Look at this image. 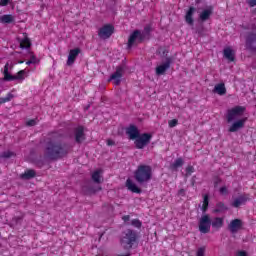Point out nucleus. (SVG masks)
I'll list each match as a JSON object with an SVG mask.
<instances>
[{"instance_id":"nucleus-25","label":"nucleus","mask_w":256,"mask_h":256,"mask_svg":"<svg viewBox=\"0 0 256 256\" xmlns=\"http://www.w3.org/2000/svg\"><path fill=\"white\" fill-rule=\"evenodd\" d=\"M20 47L21 49H29V47H31V41L29 40V38L25 37L24 39H22L20 42Z\"/></svg>"},{"instance_id":"nucleus-44","label":"nucleus","mask_w":256,"mask_h":256,"mask_svg":"<svg viewBox=\"0 0 256 256\" xmlns=\"http://www.w3.org/2000/svg\"><path fill=\"white\" fill-rule=\"evenodd\" d=\"M122 219H123V221H125V222L129 221V215L123 216Z\"/></svg>"},{"instance_id":"nucleus-32","label":"nucleus","mask_w":256,"mask_h":256,"mask_svg":"<svg viewBox=\"0 0 256 256\" xmlns=\"http://www.w3.org/2000/svg\"><path fill=\"white\" fill-rule=\"evenodd\" d=\"M179 121L177 119H172L168 121V125L170 128L177 127Z\"/></svg>"},{"instance_id":"nucleus-31","label":"nucleus","mask_w":256,"mask_h":256,"mask_svg":"<svg viewBox=\"0 0 256 256\" xmlns=\"http://www.w3.org/2000/svg\"><path fill=\"white\" fill-rule=\"evenodd\" d=\"M11 99H13V94L9 93L6 97L0 98V105H3V103H9Z\"/></svg>"},{"instance_id":"nucleus-34","label":"nucleus","mask_w":256,"mask_h":256,"mask_svg":"<svg viewBox=\"0 0 256 256\" xmlns=\"http://www.w3.org/2000/svg\"><path fill=\"white\" fill-rule=\"evenodd\" d=\"M26 125H28V127H33L37 125V120L36 119L29 120L26 122Z\"/></svg>"},{"instance_id":"nucleus-36","label":"nucleus","mask_w":256,"mask_h":256,"mask_svg":"<svg viewBox=\"0 0 256 256\" xmlns=\"http://www.w3.org/2000/svg\"><path fill=\"white\" fill-rule=\"evenodd\" d=\"M132 225L139 229V227H141V221H139V220H132Z\"/></svg>"},{"instance_id":"nucleus-47","label":"nucleus","mask_w":256,"mask_h":256,"mask_svg":"<svg viewBox=\"0 0 256 256\" xmlns=\"http://www.w3.org/2000/svg\"><path fill=\"white\" fill-rule=\"evenodd\" d=\"M183 193H185L184 190H180V191H179V195H183Z\"/></svg>"},{"instance_id":"nucleus-40","label":"nucleus","mask_w":256,"mask_h":256,"mask_svg":"<svg viewBox=\"0 0 256 256\" xmlns=\"http://www.w3.org/2000/svg\"><path fill=\"white\" fill-rule=\"evenodd\" d=\"M9 4V0H1L0 1V5L2 6V7H5V6H7Z\"/></svg>"},{"instance_id":"nucleus-14","label":"nucleus","mask_w":256,"mask_h":256,"mask_svg":"<svg viewBox=\"0 0 256 256\" xmlns=\"http://www.w3.org/2000/svg\"><path fill=\"white\" fill-rule=\"evenodd\" d=\"M79 53H81V50H79L78 48L70 50L68 55V60H67L68 66H71L73 65V63H75V59H77V57L79 56Z\"/></svg>"},{"instance_id":"nucleus-23","label":"nucleus","mask_w":256,"mask_h":256,"mask_svg":"<svg viewBox=\"0 0 256 256\" xmlns=\"http://www.w3.org/2000/svg\"><path fill=\"white\" fill-rule=\"evenodd\" d=\"M213 92L217 93L218 95H225V93H227V88H225L224 83L216 84Z\"/></svg>"},{"instance_id":"nucleus-5","label":"nucleus","mask_w":256,"mask_h":256,"mask_svg":"<svg viewBox=\"0 0 256 256\" xmlns=\"http://www.w3.org/2000/svg\"><path fill=\"white\" fill-rule=\"evenodd\" d=\"M152 138L153 136L149 133L138 135V137L134 141V145L136 149H144L145 147H147V145L151 143Z\"/></svg>"},{"instance_id":"nucleus-13","label":"nucleus","mask_w":256,"mask_h":256,"mask_svg":"<svg viewBox=\"0 0 256 256\" xmlns=\"http://www.w3.org/2000/svg\"><path fill=\"white\" fill-rule=\"evenodd\" d=\"M249 201V196L247 195H240L238 197L233 198L232 207H241V205H245Z\"/></svg>"},{"instance_id":"nucleus-26","label":"nucleus","mask_w":256,"mask_h":256,"mask_svg":"<svg viewBox=\"0 0 256 256\" xmlns=\"http://www.w3.org/2000/svg\"><path fill=\"white\" fill-rule=\"evenodd\" d=\"M35 177V170H27L24 174H21L22 179H33Z\"/></svg>"},{"instance_id":"nucleus-20","label":"nucleus","mask_w":256,"mask_h":256,"mask_svg":"<svg viewBox=\"0 0 256 256\" xmlns=\"http://www.w3.org/2000/svg\"><path fill=\"white\" fill-rule=\"evenodd\" d=\"M126 187L128 191H131L132 193H141V188L138 187L137 184L131 179L126 180Z\"/></svg>"},{"instance_id":"nucleus-18","label":"nucleus","mask_w":256,"mask_h":256,"mask_svg":"<svg viewBox=\"0 0 256 256\" xmlns=\"http://www.w3.org/2000/svg\"><path fill=\"white\" fill-rule=\"evenodd\" d=\"M84 128L82 126L77 127L75 129V139L76 143H83L85 141V133H84Z\"/></svg>"},{"instance_id":"nucleus-35","label":"nucleus","mask_w":256,"mask_h":256,"mask_svg":"<svg viewBox=\"0 0 256 256\" xmlns=\"http://www.w3.org/2000/svg\"><path fill=\"white\" fill-rule=\"evenodd\" d=\"M195 172V168L193 166H187L186 175H191V173Z\"/></svg>"},{"instance_id":"nucleus-43","label":"nucleus","mask_w":256,"mask_h":256,"mask_svg":"<svg viewBox=\"0 0 256 256\" xmlns=\"http://www.w3.org/2000/svg\"><path fill=\"white\" fill-rule=\"evenodd\" d=\"M107 145H109V146L115 145V142H113V140H108V141H107Z\"/></svg>"},{"instance_id":"nucleus-1","label":"nucleus","mask_w":256,"mask_h":256,"mask_svg":"<svg viewBox=\"0 0 256 256\" xmlns=\"http://www.w3.org/2000/svg\"><path fill=\"white\" fill-rule=\"evenodd\" d=\"M243 113H245L244 106H235L227 111L226 119L229 123H232L228 129L230 133H236V131L245 127L247 118H241L243 117Z\"/></svg>"},{"instance_id":"nucleus-17","label":"nucleus","mask_w":256,"mask_h":256,"mask_svg":"<svg viewBox=\"0 0 256 256\" xmlns=\"http://www.w3.org/2000/svg\"><path fill=\"white\" fill-rule=\"evenodd\" d=\"M195 11H197V9H195V7H190L186 11L185 21H186L187 25L193 26V23H194L193 15H195Z\"/></svg>"},{"instance_id":"nucleus-24","label":"nucleus","mask_w":256,"mask_h":256,"mask_svg":"<svg viewBox=\"0 0 256 256\" xmlns=\"http://www.w3.org/2000/svg\"><path fill=\"white\" fill-rule=\"evenodd\" d=\"M25 70H20L16 75H12V81H24Z\"/></svg>"},{"instance_id":"nucleus-9","label":"nucleus","mask_w":256,"mask_h":256,"mask_svg":"<svg viewBox=\"0 0 256 256\" xmlns=\"http://www.w3.org/2000/svg\"><path fill=\"white\" fill-rule=\"evenodd\" d=\"M143 41V35L141 34V31L135 30L128 39V47L131 49L133 45H137L138 43H141Z\"/></svg>"},{"instance_id":"nucleus-45","label":"nucleus","mask_w":256,"mask_h":256,"mask_svg":"<svg viewBox=\"0 0 256 256\" xmlns=\"http://www.w3.org/2000/svg\"><path fill=\"white\" fill-rule=\"evenodd\" d=\"M144 31H145V33H149L150 28H149V27H146V28L144 29Z\"/></svg>"},{"instance_id":"nucleus-42","label":"nucleus","mask_w":256,"mask_h":256,"mask_svg":"<svg viewBox=\"0 0 256 256\" xmlns=\"http://www.w3.org/2000/svg\"><path fill=\"white\" fill-rule=\"evenodd\" d=\"M11 155H13V153H11V152H5V153L3 154V157H11Z\"/></svg>"},{"instance_id":"nucleus-21","label":"nucleus","mask_w":256,"mask_h":256,"mask_svg":"<svg viewBox=\"0 0 256 256\" xmlns=\"http://www.w3.org/2000/svg\"><path fill=\"white\" fill-rule=\"evenodd\" d=\"M92 180L94 183H103V171L98 169L92 173Z\"/></svg>"},{"instance_id":"nucleus-28","label":"nucleus","mask_w":256,"mask_h":256,"mask_svg":"<svg viewBox=\"0 0 256 256\" xmlns=\"http://www.w3.org/2000/svg\"><path fill=\"white\" fill-rule=\"evenodd\" d=\"M0 21L1 23H13V15H2Z\"/></svg>"},{"instance_id":"nucleus-12","label":"nucleus","mask_w":256,"mask_h":256,"mask_svg":"<svg viewBox=\"0 0 256 256\" xmlns=\"http://www.w3.org/2000/svg\"><path fill=\"white\" fill-rule=\"evenodd\" d=\"M126 135H128L129 139L135 141L140 135L139 129L137 126L131 125L126 129Z\"/></svg>"},{"instance_id":"nucleus-30","label":"nucleus","mask_w":256,"mask_h":256,"mask_svg":"<svg viewBox=\"0 0 256 256\" xmlns=\"http://www.w3.org/2000/svg\"><path fill=\"white\" fill-rule=\"evenodd\" d=\"M227 207L223 203H218L216 206V209L214 210V213H221L222 211H226Z\"/></svg>"},{"instance_id":"nucleus-22","label":"nucleus","mask_w":256,"mask_h":256,"mask_svg":"<svg viewBox=\"0 0 256 256\" xmlns=\"http://www.w3.org/2000/svg\"><path fill=\"white\" fill-rule=\"evenodd\" d=\"M224 221L225 220L223 218L216 217L212 220L211 226L213 227V229L219 230L221 229V227H223Z\"/></svg>"},{"instance_id":"nucleus-15","label":"nucleus","mask_w":256,"mask_h":256,"mask_svg":"<svg viewBox=\"0 0 256 256\" xmlns=\"http://www.w3.org/2000/svg\"><path fill=\"white\" fill-rule=\"evenodd\" d=\"M241 227H243V222L240 219H234L229 224V230L231 233H237Z\"/></svg>"},{"instance_id":"nucleus-3","label":"nucleus","mask_w":256,"mask_h":256,"mask_svg":"<svg viewBox=\"0 0 256 256\" xmlns=\"http://www.w3.org/2000/svg\"><path fill=\"white\" fill-rule=\"evenodd\" d=\"M153 176V169L149 165H140L134 173V178L137 183L143 185V183H149Z\"/></svg>"},{"instance_id":"nucleus-16","label":"nucleus","mask_w":256,"mask_h":256,"mask_svg":"<svg viewBox=\"0 0 256 256\" xmlns=\"http://www.w3.org/2000/svg\"><path fill=\"white\" fill-rule=\"evenodd\" d=\"M213 15V6H208L199 14L200 21H207Z\"/></svg>"},{"instance_id":"nucleus-11","label":"nucleus","mask_w":256,"mask_h":256,"mask_svg":"<svg viewBox=\"0 0 256 256\" xmlns=\"http://www.w3.org/2000/svg\"><path fill=\"white\" fill-rule=\"evenodd\" d=\"M13 69V63L7 62L2 70V74L4 75V81H13V75L9 73Z\"/></svg>"},{"instance_id":"nucleus-4","label":"nucleus","mask_w":256,"mask_h":256,"mask_svg":"<svg viewBox=\"0 0 256 256\" xmlns=\"http://www.w3.org/2000/svg\"><path fill=\"white\" fill-rule=\"evenodd\" d=\"M135 241H137V234L133 230H126L122 234L121 245L124 249H131Z\"/></svg>"},{"instance_id":"nucleus-38","label":"nucleus","mask_w":256,"mask_h":256,"mask_svg":"<svg viewBox=\"0 0 256 256\" xmlns=\"http://www.w3.org/2000/svg\"><path fill=\"white\" fill-rule=\"evenodd\" d=\"M220 193H221V195H227V193H228L227 187H225V186L221 187Z\"/></svg>"},{"instance_id":"nucleus-41","label":"nucleus","mask_w":256,"mask_h":256,"mask_svg":"<svg viewBox=\"0 0 256 256\" xmlns=\"http://www.w3.org/2000/svg\"><path fill=\"white\" fill-rule=\"evenodd\" d=\"M248 5H249L250 7H255V6H256V0H249V1H248Z\"/></svg>"},{"instance_id":"nucleus-39","label":"nucleus","mask_w":256,"mask_h":256,"mask_svg":"<svg viewBox=\"0 0 256 256\" xmlns=\"http://www.w3.org/2000/svg\"><path fill=\"white\" fill-rule=\"evenodd\" d=\"M236 256H249V255L247 254V252L240 250V251L236 252Z\"/></svg>"},{"instance_id":"nucleus-7","label":"nucleus","mask_w":256,"mask_h":256,"mask_svg":"<svg viewBox=\"0 0 256 256\" xmlns=\"http://www.w3.org/2000/svg\"><path fill=\"white\" fill-rule=\"evenodd\" d=\"M172 60L171 58H167L164 62L158 64L155 68V73L158 76L165 75L167 71H169L171 67Z\"/></svg>"},{"instance_id":"nucleus-19","label":"nucleus","mask_w":256,"mask_h":256,"mask_svg":"<svg viewBox=\"0 0 256 256\" xmlns=\"http://www.w3.org/2000/svg\"><path fill=\"white\" fill-rule=\"evenodd\" d=\"M224 58L227 59L230 62L235 61V50L231 47H226L223 50Z\"/></svg>"},{"instance_id":"nucleus-46","label":"nucleus","mask_w":256,"mask_h":256,"mask_svg":"<svg viewBox=\"0 0 256 256\" xmlns=\"http://www.w3.org/2000/svg\"><path fill=\"white\" fill-rule=\"evenodd\" d=\"M26 65H33V62H31V60H28V61L26 62Z\"/></svg>"},{"instance_id":"nucleus-29","label":"nucleus","mask_w":256,"mask_h":256,"mask_svg":"<svg viewBox=\"0 0 256 256\" xmlns=\"http://www.w3.org/2000/svg\"><path fill=\"white\" fill-rule=\"evenodd\" d=\"M182 166H183V159L182 158H178L172 164V169H179V167H182Z\"/></svg>"},{"instance_id":"nucleus-10","label":"nucleus","mask_w":256,"mask_h":256,"mask_svg":"<svg viewBox=\"0 0 256 256\" xmlns=\"http://www.w3.org/2000/svg\"><path fill=\"white\" fill-rule=\"evenodd\" d=\"M123 73H125V70L123 67H118L110 77V81H113L114 85H120L121 78L123 77Z\"/></svg>"},{"instance_id":"nucleus-2","label":"nucleus","mask_w":256,"mask_h":256,"mask_svg":"<svg viewBox=\"0 0 256 256\" xmlns=\"http://www.w3.org/2000/svg\"><path fill=\"white\" fill-rule=\"evenodd\" d=\"M67 153H69V147L65 145H61L57 142H49L47 144L46 155H48L50 159L65 157Z\"/></svg>"},{"instance_id":"nucleus-6","label":"nucleus","mask_w":256,"mask_h":256,"mask_svg":"<svg viewBox=\"0 0 256 256\" xmlns=\"http://www.w3.org/2000/svg\"><path fill=\"white\" fill-rule=\"evenodd\" d=\"M199 231L200 233H209L211 231V218L209 215L204 214L199 220Z\"/></svg>"},{"instance_id":"nucleus-37","label":"nucleus","mask_w":256,"mask_h":256,"mask_svg":"<svg viewBox=\"0 0 256 256\" xmlns=\"http://www.w3.org/2000/svg\"><path fill=\"white\" fill-rule=\"evenodd\" d=\"M30 61L31 63H33V65H35L36 63H39V60H37V57H35V55H32L30 57Z\"/></svg>"},{"instance_id":"nucleus-33","label":"nucleus","mask_w":256,"mask_h":256,"mask_svg":"<svg viewBox=\"0 0 256 256\" xmlns=\"http://www.w3.org/2000/svg\"><path fill=\"white\" fill-rule=\"evenodd\" d=\"M196 256H205V247L198 248Z\"/></svg>"},{"instance_id":"nucleus-48","label":"nucleus","mask_w":256,"mask_h":256,"mask_svg":"<svg viewBox=\"0 0 256 256\" xmlns=\"http://www.w3.org/2000/svg\"><path fill=\"white\" fill-rule=\"evenodd\" d=\"M118 256H129V254H121V255H118Z\"/></svg>"},{"instance_id":"nucleus-27","label":"nucleus","mask_w":256,"mask_h":256,"mask_svg":"<svg viewBox=\"0 0 256 256\" xmlns=\"http://www.w3.org/2000/svg\"><path fill=\"white\" fill-rule=\"evenodd\" d=\"M208 208H209V195H204V200L201 208L202 212L206 213Z\"/></svg>"},{"instance_id":"nucleus-49","label":"nucleus","mask_w":256,"mask_h":256,"mask_svg":"<svg viewBox=\"0 0 256 256\" xmlns=\"http://www.w3.org/2000/svg\"><path fill=\"white\" fill-rule=\"evenodd\" d=\"M19 63H23V61H20Z\"/></svg>"},{"instance_id":"nucleus-8","label":"nucleus","mask_w":256,"mask_h":256,"mask_svg":"<svg viewBox=\"0 0 256 256\" xmlns=\"http://www.w3.org/2000/svg\"><path fill=\"white\" fill-rule=\"evenodd\" d=\"M113 31H115V28H113V26L110 24H106L99 29V32H98L99 38L109 39V37L113 35Z\"/></svg>"}]
</instances>
